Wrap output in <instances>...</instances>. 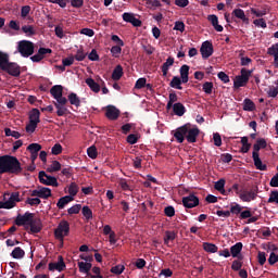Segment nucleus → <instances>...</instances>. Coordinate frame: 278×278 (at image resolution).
Segmentation results:
<instances>
[{
  "instance_id": "obj_1",
  "label": "nucleus",
  "mask_w": 278,
  "mask_h": 278,
  "mask_svg": "<svg viewBox=\"0 0 278 278\" xmlns=\"http://www.w3.org/2000/svg\"><path fill=\"white\" fill-rule=\"evenodd\" d=\"M199 135V128H192L190 124L182 125L179 128H176V130H173V137H175L176 142L179 144L184 143L186 139L188 143H195Z\"/></svg>"
},
{
  "instance_id": "obj_2",
  "label": "nucleus",
  "mask_w": 278,
  "mask_h": 278,
  "mask_svg": "<svg viewBox=\"0 0 278 278\" xmlns=\"http://www.w3.org/2000/svg\"><path fill=\"white\" fill-rule=\"evenodd\" d=\"M23 167L16 156L3 155L0 156V175L2 174H22Z\"/></svg>"
},
{
  "instance_id": "obj_3",
  "label": "nucleus",
  "mask_w": 278,
  "mask_h": 278,
  "mask_svg": "<svg viewBox=\"0 0 278 278\" xmlns=\"http://www.w3.org/2000/svg\"><path fill=\"white\" fill-rule=\"evenodd\" d=\"M52 98H54L55 102H53L54 108L56 109V116L62 117L67 113V99L63 97V87L62 85H55L49 90Z\"/></svg>"
},
{
  "instance_id": "obj_4",
  "label": "nucleus",
  "mask_w": 278,
  "mask_h": 278,
  "mask_svg": "<svg viewBox=\"0 0 278 278\" xmlns=\"http://www.w3.org/2000/svg\"><path fill=\"white\" fill-rule=\"evenodd\" d=\"M258 197V186H251L249 189L240 190L239 199L244 203H250Z\"/></svg>"
},
{
  "instance_id": "obj_5",
  "label": "nucleus",
  "mask_w": 278,
  "mask_h": 278,
  "mask_svg": "<svg viewBox=\"0 0 278 278\" xmlns=\"http://www.w3.org/2000/svg\"><path fill=\"white\" fill-rule=\"evenodd\" d=\"M18 52L23 58H30L35 53V46L33 41L21 40L18 42Z\"/></svg>"
},
{
  "instance_id": "obj_6",
  "label": "nucleus",
  "mask_w": 278,
  "mask_h": 278,
  "mask_svg": "<svg viewBox=\"0 0 278 278\" xmlns=\"http://www.w3.org/2000/svg\"><path fill=\"white\" fill-rule=\"evenodd\" d=\"M70 236V223L68 222H60L59 226L54 230V237L56 240L63 244L64 237Z\"/></svg>"
},
{
  "instance_id": "obj_7",
  "label": "nucleus",
  "mask_w": 278,
  "mask_h": 278,
  "mask_svg": "<svg viewBox=\"0 0 278 278\" xmlns=\"http://www.w3.org/2000/svg\"><path fill=\"white\" fill-rule=\"evenodd\" d=\"M4 205H7L8 210L14 208L15 203H20V192L15 191L10 193H4L3 195Z\"/></svg>"
},
{
  "instance_id": "obj_8",
  "label": "nucleus",
  "mask_w": 278,
  "mask_h": 278,
  "mask_svg": "<svg viewBox=\"0 0 278 278\" xmlns=\"http://www.w3.org/2000/svg\"><path fill=\"white\" fill-rule=\"evenodd\" d=\"M35 214L30 212L24 213V215H18L15 218V225L18 227H24L30 223H35L36 218H34Z\"/></svg>"
},
{
  "instance_id": "obj_9",
  "label": "nucleus",
  "mask_w": 278,
  "mask_h": 278,
  "mask_svg": "<svg viewBox=\"0 0 278 278\" xmlns=\"http://www.w3.org/2000/svg\"><path fill=\"white\" fill-rule=\"evenodd\" d=\"M253 148H254V152H252V160H254L255 168L262 172L267 170V165L262 162V159H260V154H258L260 150H262L263 148L256 144H254Z\"/></svg>"
},
{
  "instance_id": "obj_10",
  "label": "nucleus",
  "mask_w": 278,
  "mask_h": 278,
  "mask_svg": "<svg viewBox=\"0 0 278 278\" xmlns=\"http://www.w3.org/2000/svg\"><path fill=\"white\" fill-rule=\"evenodd\" d=\"M39 181L43 186L59 187L58 178L48 175L46 172H39Z\"/></svg>"
},
{
  "instance_id": "obj_11",
  "label": "nucleus",
  "mask_w": 278,
  "mask_h": 278,
  "mask_svg": "<svg viewBox=\"0 0 278 278\" xmlns=\"http://www.w3.org/2000/svg\"><path fill=\"white\" fill-rule=\"evenodd\" d=\"M0 68H2L3 72H7L9 75L13 77H20V74L22 73L18 64L16 63L10 62L5 65H1Z\"/></svg>"
},
{
  "instance_id": "obj_12",
  "label": "nucleus",
  "mask_w": 278,
  "mask_h": 278,
  "mask_svg": "<svg viewBox=\"0 0 278 278\" xmlns=\"http://www.w3.org/2000/svg\"><path fill=\"white\" fill-rule=\"evenodd\" d=\"M200 53H202L203 60H207L214 54V46L210 40H206L200 47Z\"/></svg>"
},
{
  "instance_id": "obj_13",
  "label": "nucleus",
  "mask_w": 278,
  "mask_h": 278,
  "mask_svg": "<svg viewBox=\"0 0 278 278\" xmlns=\"http://www.w3.org/2000/svg\"><path fill=\"white\" fill-rule=\"evenodd\" d=\"M51 195V189L47 187H39L38 189L30 191V197H37L42 200H48Z\"/></svg>"
},
{
  "instance_id": "obj_14",
  "label": "nucleus",
  "mask_w": 278,
  "mask_h": 278,
  "mask_svg": "<svg viewBox=\"0 0 278 278\" xmlns=\"http://www.w3.org/2000/svg\"><path fill=\"white\" fill-rule=\"evenodd\" d=\"M66 268V264L64 263L63 256H59V262H52L48 265L49 271H59L62 273Z\"/></svg>"
},
{
  "instance_id": "obj_15",
  "label": "nucleus",
  "mask_w": 278,
  "mask_h": 278,
  "mask_svg": "<svg viewBox=\"0 0 278 278\" xmlns=\"http://www.w3.org/2000/svg\"><path fill=\"white\" fill-rule=\"evenodd\" d=\"M182 204L185 208H194L199 205V198L194 194H189L188 197L182 198Z\"/></svg>"
},
{
  "instance_id": "obj_16",
  "label": "nucleus",
  "mask_w": 278,
  "mask_h": 278,
  "mask_svg": "<svg viewBox=\"0 0 278 278\" xmlns=\"http://www.w3.org/2000/svg\"><path fill=\"white\" fill-rule=\"evenodd\" d=\"M105 116L109 121L114 122L119 117V110L116 109L114 105H108Z\"/></svg>"
},
{
  "instance_id": "obj_17",
  "label": "nucleus",
  "mask_w": 278,
  "mask_h": 278,
  "mask_svg": "<svg viewBox=\"0 0 278 278\" xmlns=\"http://www.w3.org/2000/svg\"><path fill=\"white\" fill-rule=\"evenodd\" d=\"M232 17H236L237 20H241L244 24H250V20L245 15V11L242 9H235L231 13Z\"/></svg>"
},
{
  "instance_id": "obj_18",
  "label": "nucleus",
  "mask_w": 278,
  "mask_h": 278,
  "mask_svg": "<svg viewBox=\"0 0 278 278\" xmlns=\"http://www.w3.org/2000/svg\"><path fill=\"white\" fill-rule=\"evenodd\" d=\"M207 21L211 23L215 31L222 33L224 27L218 24V17L215 14L207 15Z\"/></svg>"
},
{
  "instance_id": "obj_19",
  "label": "nucleus",
  "mask_w": 278,
  "mask_h": 278,
  "mask_svg": "<svg viewBox=\"0 0 278 278\" xmlns=\"http://www.w3.org/2000/svg\"><path fill=\"white\" fill-rule=\"evenodd\" d=\"M175 59L172 56H168L167 60L163 63L161 66V73H163V76L166 77L167 73H169V67L174 66Z\"/></svg>"
},
{
  "instance_id": "obj_20",
  "label": "nucleus",
  "mask_w": 278,
  "mask_h": 278,
  "mask_svg": "<svg viewBox=\"0 0 278 278\" xmlns=\"http://www.w3.org/2000/svg\"><path fill=\"white\" fill-rule=\"evenodd\" d=\"M28 227H30V233H39L42 230V224L39 218H36V222L28 223Z\"/></svg>"
},
{
  "instance_id": "obj_21",
  "label": "nucleus",
  "mask_w": 278,
  "mask_h": 278,
  "mask_svg": "<svg viewBox=\"0 0 278 278\" xmlns=\"http://www.w3.org/2000/svg\"><path fill=\"white\" fill-rule=\"evenodd\" d=\"M267 54L273 56V65L275 68H278V49L271 45V47L267 49Z\"/></svg>"
},
{
  "instance_id": "obj_22",
  "label": "nucleus",
  "mask_w": 278,
  "mask_h": 278,
  "mask_svg": "<svg viewBox=\"0 0 278 278\" xmlns=\"http://www.w3.org/2000/svg\"><path fill=\"white\" fill-rule=\"evenodd\" d=\"M85 84H87V86L89 87V90H91L94 93H99L100 92V85L94 81L93 78H87L85 79Z\"/></svg>"
},
{
  "instance_id": "obj_23",
  "label": "nucleus",
  "mask_w": 278,
  "mask_h": 278,
  "mask_svg": "<svg viewBox=\"0 0 278 278\" xmlns=\"http://www.w3.org/2000/svg\"><path fill=\"white\" fill-rule=\"evenodd\" d=\"M187 110L186 106H184L182 103H175L173 104V113H175L176 116L182 117L184 114H186Z\"/></svg>"
},
{
  "instance_id": "obj_24",
  "label": "nucleus",
  "mask_w": 278,
  "mask_h": 278,
  "mask_svg": "<svg viewBox=\"0 0 278 278\" xmlns=\"http://www.w3.org/2000/svg\"><path fill=\"white\" fill-rule=\"evenodd\" d=\"M72 201H74V198L72 195H65L63 198L59 199V202H56V207L59 210H63L67 204H70Z\"/></svg>"
},
{
  "instance_id": "obj_25",
  "label": "nucleus",
  "mask_w": 278,
  "mask_h": 278,
  "mask_svg": "<svg viewBox=\"0 0 278 278\" xmlns=\"http://www.w3.org/2000/svg\"><path fill=\"white\" fill-rule=\"evenodd\" d=\"M123 75H124L123 66L122 65H116L115 68H113V72H112L113 81H119V79H122Z\"/></svg>"
},
{
  "instance_id": "obj_26",
  "label": "nucleus",
  "mask_w": 278,
  "mask_h": 278,
  "mask_svg": "<svg viewBox=\"0 0 278 278\" xmlns=\"http://www.w3.org/2000/svg\"><path fill=\"white\" fill-rule=\"evenodd\" d=\"M190 72V66L187 64H184L182 66H180L179 73H180V79H182L184 84L188 83V75Z\"/></svg>"
},
{
  "instance_id": "obj_27",
  "label": "nucleus",
  "mask_w": 278,
  "mask_h": 278,
  "mask_svg": "<svg viewBox=\"0 0 278 278\" xmlns=\"http://www.w3.org/2000/svg\"><path fill=\"white\" fill-rule=\"evenodd\" d=\"M243 244L241 242H237L235 245L230 248V254L232 258H237L240 252H242Z\"/></svg>"
},
{
  "instance_id": "obj_28",
  "label": "nucleus",
  "mask_w": 278,
  "mask_h": 278,
  "mask_svg": "<svg viewBox=\"0 0 278 278\" xmlns=\"http://www.w3.org/2000/svg\"><path fill=\"white\" fill-rule=\"evenodd\" d=\"M91 263L89 262H78V268H79V273L88 275V273H90L91 270Z\"/></svg>"
},
{
  "instance_id": "obj_29",
  "label": "nucleus",
  "mask_w": 278,
  "mask_h": 278,
  "mask_svg": "<svg viewBox=\"0 0 278 278\" xmlns=\"http://www.w3.org/2000/svg\"><path fill=\"white\" fill-rule=\"evenodd\" d=\"M66 100L75 108H79L81 105V100L78 98L77 93L68 94Z\"/></svg>"
},
{
  "instance_id": "obj_30",
  "label": "nucleus",
  "mask_w": 278,
  "mask_h": 278,
  "mask_svg": "<svg viewBox=\"0 0 278 278\" xmlns=\"http://www.w3.org/2000/svg\"><path fill=\"white\" fill-rule=\"evenodd\" d=\"M255 103L251 99L243 100V111L244 112H254Z\"/></svg>"
},
{
  "instance_id": "obj_31",
  "label": "nucleus",
  "mask_w": 278,
  "mask_h": 278,
  "mask_svg": "<svg viewBox=\"0 0 278 278\" xmlns=\"http://www.w3.org/2000/svg\"><path fill=\"white\" fill-rule=\"evenodd\" d=\"M203 250L206 253H217L218 252V247L216 244L210 243V242H204L203 243Z\"/></svg>"
},
{
  "instance_id": "obj_32",
  "label": "nucleus",
  "mask_w": 278,
  "mask_h": 278,
  "mask_svg": "<svg viewBox=\"0 0 278 278\" xmlns=\"http://www.w3.org/2000/svg\"><path fill=\"white\" fill-rule=\"evenodd\" d=\"M21 31L26 34L27 37H34L36 35V29L31 25H24L21 27Z\"/></svg>"
},
{
  "instance_id": "obj_33",
  "label": "nucleus",
  "mask_w": 278,
  "mask_h": 278,
  "mask_svg": "<svg viewBox=\"0 0 278 278\" xmlns=\"http://www.w3.org/2000/svg\"><path fill=\"white\" fill-rule=\"evenodd\" d=\"M181 84H184L182 78L175 76L172 78L170 87L176 90H182Z\"/></svg>"
},
{
  "instance_id": "obj_34",
  "label": "nucleus",
  "mask_w": 278,
  "mask_h": 278,
  "mask_svg": "<svg viewBox=\"0 0 278 278\" xmlns=\"http://www.w3.org/2000/svg\"><path fill=\"white\" fill-rule=\"evenodd\" d=\"M240 143H242V148H240V153H248L251 149V143L248 142V137H242L240 140Z\"/></svg>"
},
{
  "instance_id": "obj_35",
  "label": "nucleus",
  "mask_w": 278,
  "mask_h": 278,
  "mask_svg": "<svg viewBox=\"0 0 278 278\" xmlns=\"http://www.w3.org/2000/svg\"><path fill=\"white\" fill-rule=\"evenodd\" d=\"M248 81H250V78H243L236 76L235 78V88L239 89L240 87H245Z\"/></svg>"
},
{
  "instance_id": "obj_36",
  "label": "nucleus",
  "mask_w": 278,
  "mask_h": 278,
  "mask_svg": "<svg viewBox=\"0 0 278 278\" xmlns=\"http://www.w3.org/2000/svg\"><path fill=\"white\" fill-rule=\"evenodd\" d=\"M79 191V186L77 185V182H71V186H68V197H76L78 194Z\"/></svg>"
},
{
  "instance_id": "obj_37",
  "label": "nucleus",
  "mask_w": 278,
  "mask_h": 278,
  "mask_svg": "<svg viewBox=\"0 0 278 278\" xmlns=\"http://www.w3.org/2000/svg\"><path fill=\"white\" fill-rule=\"evenodd\" d=\"M39 117H40L39 110L33 109L30 112V116H29L30 123L39 124V122H40Z\"/></svg>"
},
{
  "instance_id": "obj_38",
  "label": "nucleus",
  "mask_w": 278,
  "mask_h": 278,
  "mask_svg": "<svg viewBox=\"0 0 278 278\" xmlns=\"http://www.w3.org/2000/svg\"><path fill=\"white\" fill-rule=\"evenodd\" d=\"M25 255V252L22 248H15L12 250L11 256L12 258L20 260L23 258Z\"/></svg>"
},
{
  "instance_id": "obj_39",
  "label": "nucleus",
  "mask_w": 278,
  "mask_h": 278,
  "mask_svg": "<svg viewBox=\"0 0 278 278\" xmlns=\"http://www.w3.org/2000/svg\"><path fill=\"white\" fill-rule=\"evenodd\" d=\"M177 238V233L174 231H165L164 244H169V241H174Z\"/></svg>"
},
{
  "instance_id": "obj_40",
  "label": "nucleus",
  "mask_w": 278,
  "mask_h": 278,
  "mask_svg": "<svg viewBox=\"0 0 278 278\" xmlns=\"http://www.w3.org/2000/svg\"><path fill=\"white\" fill-rule=\"evenodd\" d=\"M40 150H42V146L39 143H31L27 147V151L30 152V154H38Z\"/></svg>"
},
{
  "instance_id": "obj_41",
  "label": "nucleus",
  "mask_w": 278,
  "mask_h": 278,
  "mask_svg": "<svg viewBox=\"0 0 278 278\" xmlns=\"http://www.w3.org/2000/svg\"><path fill=\"white\" fill-rule=\"evenodd\" d=\"M4 136L7 137H13L15 139L22 138V134H20L16 130H11V128H4Z\"/></svg>"
},
{
  "instance_id": "obj_42",
  "label": "nucleus",
  "mask_w": 278,
  "mask_h": 278,
  "mask_svg": "<svg viewBox=\"0 0 278 278\" xmlns=\"http://www.w3.org/2000/svg\"><path fill=\"white\" fill-rule=\"evenodd\" d=\"M83 215H84L86 220L93 219V212L91 211V208L89 206H84L83 207Z\"/></svg>"
},
{
  "instance_id": "obj_43",
  "label": "nucleus",
  "mask_w": 278,
  "mask_h": 278,
  "mask_svg": "<svg viewBox=\"0 0 278 278\" xmlns=\"http://www.w3.org/2000/svg\"><path fill=\"white\" fill-rule=\"evenodd\" d=\"M87 155L91 160H96L98 157V149L94 146H91L87 149Z\"/></svg>"
},
{
  "instance_id": "obj_44",
  "label": "nucleus",
  "mask_w": 278,
  "mask_h": 278,
  "mask_svg": "<svg viewBox=\"0 0 278 278\" xmlns=\"http://www.w3.org/2000/svg\"><path fill=\"white\" fill-rule=\"evenodd\" d=\"M212 90H214V84L212 81H206L203 84V92L207 96L212 94Z\"/></svg>"
},
{
  "instance_id": "obj_45",
  "label": "nucleus",
  "mask_w": 278,
  "mask_h": 278,
  "mask_svg": "<svg viewBox=\"0 0 278 278\" xmlns=\"http://www.w3.org/2000/svg\"><path fill=\"white\" fill-rule=\"evenodd\" d=\"M146 85H147V78H139L135 84V89L142 90L146 88Z\"/></svg>"
},
{
  "instance_id": "obj_46",
  "label": "nucleus",
  "mask_w": 278,
  "mask_h": 278,
  "mask_svg": "<svg viewBox=\"0 0 278 278\" xmlns=\"http://www.w3.org/2000/svg\"><path fill=\"white\" fill-rule=\"evenodd\" d=\"M251 75H253V70L242 68L240 70V76H237V77L250 79Z\"/></svg>"
},
{
  "instance_id": "obj_47",
  "label": "nucleus",
  "mask_w": 278,
  "mask_h": 278,
  "mask_svg": "<svg viewBox=\"0 0 278 278\" xmlns=\"http://www.w3.org/2000/svg\"><path fill=\"white\" fill-rule=\"evenodd\" d=\"M86 55L87 54L83 51V49H78V51L76 52L75 56H73V59L78 62H83L84 60H86Z\"/></svg>"
},
{
  "instance_id": "obj_48",
  "label": "nucleus",
  "mask_w": 278,
  "mask_h": 278,
  "mask_svg": "<svg viewBox=\"0 0 278 278\" xmlns=\"http://www.w3.org/2000/svg\"><path fill=\"white\" fill-rule=\"evenodd\" d=\"M173 30L184 33L186 30V24H184L181 21H177L173 27Z\"/></svg>"
},
{
  "instance_id": "obj_49",
  "label": "nucleus",
  "mask_w": 278,
  "mask_h": 278,
  "mask_svg": "<svg viewBox=\"0 0 278 278\" xmlns=\"http://www.w3.org/2000/svg\"><path fill=\"white\" fill-rule=\"evenodd\" d=\"M124 269H125L124 265H116L111 268V273L116 276H119L124 273Z\"/></svg>"
},
{
  "instance_id": "obj_50",
  "label": "nucleus",
  "mask_w": 278,
  "mask_h": 278,
  "mask_svg": "<svg viewBox=\"0 0 278 278\" xmlns=\"http://www.w3.org/2000/svg\"><path fill=\"white\" fill-rule=\"evenodd\" d=\"M267 203L278 204V190H273L270 192V198H268Z\"/></svg>"
},
{
  "instance_id": "obj_51",
  "label": "nucleus",
  "mask_w": 278,
  "mask_h": 278,
  "mask_svg": "<svg viewBox=\"0 0 278 278\" xmlns=\"http://www.w3.org/2000/svg\"><path fill=\"white\" fill-rule=\"evenodd\" d=\"M62 168V165L59 163V161H52L51 168H48L49 173L59 172Z\"/></svg>"
},
{
  "instance_id": "obj_52",
  "label": "nucleus",
  "mask_w": 278,
  "mask_h": 278,
  "mask_svg": "<svg viewBox=\"0 0 278 278\" xmlns=\"http://www.w3.org/2000/svg\"><path fill=\"white\" fill-rule=\"evenodd\" d=\"M5 64H10V55L7 53L0 52V66H3Z\"/></svg>"
},
{
  "instance_id": "obj_53",
  "label": "nucleus",
  "mask_w": 278,
  "mask_h": 278,
  "mask_svg": "<svg viewBox=\"0 0 278 278\" xmlns=\"http://www.w3.org/2000/svg\"><path fill=\"white\" fill-rule=\"evenodd\" d=\"M164 214L168 218H173L175 216V207L174 206H165L164 207Z\"/></svg>"
},
{
  "instance_id": "obj_54",
  "label": "nucleus",
  "mask_w": 278,
  "mask_h": 278,
  "mask_svg": "<svg viewBox=\"0 0 278 278\" xmlns=\"http://www.w3.org/2000/svg\"><path fill=\"white\" fill-rule=\"evenodd\" d=\"M224 186H226V180L219 179L218 181L215 182V190L223 193L224 192Z\"/></svg>"
},
{
  "instance_id": "obj_55",
  "label": "nucleus",
  "mask_w": 278,
  "mask_h": 278,
  "mask_svg": "<svg viewBox=\"0 0 278 278\" xmlns=\"http://www.w3.org/2000/svg\"><path fill=\"white\" fill-rule=\"evenodd\" d=\"M62 151H63V148L60 143H55L54 147H52L51 149L52 155H55V156L60 155Z\"/></svg>"
},
{
  "instance_id": "obj_56",
  "label": "nucleus",
  "mask_w": 278,
  "mask_h": 278,
  "mask_svg": "<svg viewBox=\"0 0 278 278\" xmlns=\"http://www.w3.org/2000/svg\"><path fill=\"white\" fill-rule=\"evenodd\" d=\"M51 53H53V50L50 48H39L36 54L46 58L47 54H51Z\"/></svg>"
},
{
  "instance_id": "obj_57",
  "label": "nucleus",
  "mask_w": 278,
  "mask_h": 278,
  "mask_svg": "<svg viewBox=\"0 0 278 278\" xmlns=\"http://www.w3.org/2000/svg\"><path fill=\"white\" fill-rule=\"evenodd\" d=\"M88 60L92 62H98L100 60L98 51H96V49H92L91 52H89Z\"/></svg>"
},
{
  "instance_id": "obj_58",
  "label": "nucleus",
  "mask_w": 278,
  "mask_h": 278,
  "mask_svg": "<svg viewBox=\"0 0 278 278\" xmlns=\"http://www.w3.org/2000/svg\"><path fill=\"white\" fill-rule=\"evenodd\" d=\"M41 203L40 198H27L26 204L37 206Z\"/></svg>"
},
{
  "instance_id": "obj_59",
  "label": "nucleus",
  "mask_w": 278,
  "mask_h": 278,
  "mask_svg": "<svg viewBox=\"0 0 278 278\" xmlns=\"http://www.w3.org/2000/svg\"><path fill=\"white\" fill-rule=\"evenodd\" d=\"M126 141H127L128 144H136V143H138V135H136V134L128 135Z\"/></svg>"
},
{
  "instance_id": "obj_60",
  "label": "nucleus",
  "mask_w": 278,
  "mask_h": 278,
  "mask_svg": "<svg viewBox=\"0 0 278 278\" xmlns=\"http://www.w3.org/2000/svg\"><path fill=\"white\" fill-rule=\"evenodd\" d=\"M81 211V204L73 205L71 208L67 210L68 214H78Z\"/></svg>"
},
{
  "instance_id": "obj_61",
  "label": "nucleus",
  "mask_w": 278,
  "mask_h": 278,
  "mask_svg": "<svg viewBox=\"0 0 278 278\" xmlns=\"http://www.w3.org/2000/svg\"><path fill=\"white\" fill-rule=\"evenodd\" d=\"M37 127H38V123L29 122L28 125L26 126L27 134H34Z\"/></svg>"
},
{
  "instance_id": "obj_62",
  "label": "nucleus",
  "mask_w": 278,
  "mask_h": 278,
  "mask_svg": "<svg viewBox=\"0 0 278 278\" xmlns=\"http://www.w3.org/2000/svg\"><path fill=\"white\" fill-rule=\"evenodd\" d=\"M268 98H277L278 96V87H270V89L267 91Z\"/></svg>"
},
{
  "instance_id": "obj_63",
  "label": "nucleus",
  "mask_w": 278,
  "mask_h": 278,
  "mask_svg": "<svg viewBox=\"0 0 278 278\" xmlns=\"http://www.w3.org/2000/svg\"><path fill=\"white\" fill-rule=\"evenodd\" d=\"M228 212H230V214H236V215H238V214L242 213V206H240V205L237 203L236 205H232V206L230 207V211H228Z\"/></svg>"
},
{
  "instance_id": "obj_64",
  "label": "nucleus",
  "mask_w": 278,
  "mask_h": 278,
  "mask_svg": "<svg viewBox=\"0 0 278 278\" xmlns=\"http://www.w3.org/2000/svg\"><path fill=\"white\" fill-rule=\"evenodd\" d=\"M278 263V254L270 253V256L268 257V264L275 265Z\"/></svg>"
}]
</instances>
